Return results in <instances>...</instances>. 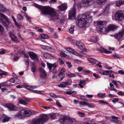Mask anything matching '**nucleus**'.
Returning <instances> with one entry per match:
<instances>
[{
    "label": "nucleus",
    "mask_w": 124,
    "mask_h": 124,
    "mask_svg": "<svg viewBox=\"0 0 124 124\" xmlns=\"http://www.w3.org/2000/svg\"><path fill=\"white\" fill-rule=\"evenodd\" d=\"M33 6L41 9L43 15H49L51 20L57 22L59 21V16L54 8L48 6H41L37 4H34Z\"/></svg>",
    "instance_id": "obj_1"
},
{
    "label": "nucleus",
    "mask_w": 124,
    "mask_h": 124,
    "mask_svg": "<svg viewBox=\"0 0 124 124\" xmlns=\"http://www.w3.org/2000/svg\"><path fill=\"white\" fill-rule=\"evenodd\" d=\"M92 21V17L91 16L85 13L83 14L81 17L76 21V23L78 26L82 28L84 27L87 23H90Z\"/></svg>",
    "instance_id": "obj_2"
},
{
    "label": "nucleus",
    "mask_w": 124,
    "mask_h": 124,
    "mask_svg": "<svg viewBox=\"0 0 124 124\" xmlns=\"http://www.w3.org/2000/svg\"><path fill=\"white\" fill-rule=\"evenodd\" d=\"M48 118L49 117L47 115L42 114L40 115L39 118L37 120H32L31 124H43L45 122L48 120Z\"/></svg>",
    "instance_id": "obj_3"
},
{
    "label": "nucleus",
    "mask_w": 124,
    "mask_h": 124,
    "mask_svg": "<svg viewBox=\"0 0 124 124\" xmlns=\"http://www.w3.org/2000/svg\"><path fill=\"white\" fill-rule=\"evenodd\" d=\"M31 114V112L30 110L23 109L19 112L15 116L16 117L21 118L25 117L30 116Z\"/></svg>",
    "instance_id": "obj_4"
},
{
    "label": "nucleus",
    "mask_w": 124,
    "mask_h": 124,
    "mask_svg": "<svg viewBox=\"0 0 124 124\" xmlns=\"http://www.w3.org/2000/svg\"><path fill=\"white\" fill-rule=\"evenodd\" d=\"M117 28L118 27L115 24H109L107 27L105 28L104 31L102 30V32L104 34H106L110 31H113Z\"/></svg>",
    "instance_id": "obj_5"
},
{
    "label": "nucleus",
    "mask_w": 124,
    "mask_h": 124,
    "mask_svg": "<svg viewBox=\"0 0 124 124\" xmlns=\"http://www.w3.org/2000/svg\"><path fill=\"white\" fill-rule=\"evenodd\" d=\"M0 17L6 20L4 21L2 19H0V22L2 23L5 26L7 27L9 24V22L8 17L5 15L0 13Z\"/></svg>",
    "instance_id": "obj_6"
},
{
    "label": "nucleus",
    "mask_w": 124,
    "mask_h": 124,
    "mask_svg": "<svg viewBox=\"0 0 124 124\" xmlns=\"http://www.w3.org/2000/svg\"><path fill=\"white\" fill-rule=\"evenodd\" d=\"M97 23L98 26L99 27L100 30L101 32H102V30L104 31L107 25L105 22L99 20L97 22Z\"/></svg>",
    "instance_id": "obj_7"
},
{
    "label": "nucleus",
    "mask_w": 124,
    "mask_h": 124,
    "mask_svg": "<svg viewBox=\"0 0 124 124\" xmlns=\"http://www.w3.org/2000/svg\"><path fill=\"white\" fill-rule=\"evenodd\" d=\"M72 81L71 80H68L65 82H61L58 85V86L60 87L64 88L66 86L71 85L72 83Z\"/></svg>",
    "instance_id": "obj_8"
},
{
    "label": "nucleus",
    "mask_w": 124,
    "mask_h": 124,
    "mask_svg": "<svg viewBox=\"0 0 124 124\" xmlns=\"http://www.w3.org/2000/svg\"><path fill=\"white\" fill-rule=\"evenodd\" d=\"M69 18L72 19V18H74L75 16L76 10L75 8L73 6L69 11Z\"/></svg>",
    "instance_id": "obj_9"
},
{
    "label": "nucleus",
    "mask_w": 124,
    "mask_h": 124,
    "mask_svg": "<svg viewBox=\"0 0 124 124\" xmlns=\"http://www.w3.org/2000/svg\"><path fill=\"white\" fill-rule=\"evenodd\" d=\"M66 50L67 51L70 52L72 54L79 57H81L84 55V54L83 52H81L80 53L78 54L72 49L70 48H66Z\"/></svg>",
    "instance_id": "obj_10"
},
{
    "label": "nucleus",
    "mask_w": 124,
    "mask_h": 124,
    "mask_svg": "<svg viewBox=\"0 0 124 124\" xmlns=\"http://www.w3.org/2000/svg\"><path fill=\"white\" fill-rule=\"evenodd\" d=\"M47 67L49 68L50 71L52 69L51 72L53 74H55L57 73V70L56 68V65L48 63H47Z\"/></svg>",
    "instance_id": "obj_11"
},
{
    "label": "nucleus",
    "mask_w": 124,
    "mask_h": 124,
    "mask_svg": "<svg viewBox=\"0 0 124 124\" xmlns=\"http://www.w3.org/2000/svg\"><path fill=\"white\" fill-rule=\"evenodd\" d=\"M77 45L80 49L83 51H85L86 49L83 42L80 41H77L76 42Z\"/></svg>",
    "instance_id": "obj_12"
},
{
    "label": "nucleus",
    "mask_w": 124,
    "mask_h": 124,
    "mask_svg": "<svg viewBox=\"0 0 124 124\" xmlns=\"http://www.w3.org/2000/svg\"><path fill=\"white\" fill-rule=\"evenodd\" d=\"M5 106L10 111H15L17 109V107L12 104L6 103Z\"/></svg>",
    "instance_id": "obj_13"
},
{
    "label": "nucleus",
    "mask_w": 124,
    "mask_h": 124,
    "mask_svg": "<svg viewBox=\"0 0 124 124\" xmlns=\"http://www.w3.org/2000/svg\"><path fill=\"white\" fill-rule=\"evenodd\" d=\"M80 105L85 106L86 105L89 108H92L95 107L94 104L93 103L90 104L84 101H80L79 103Z\"/></svg>",
    "instance_id": "obj_14"
},
{
    "label": "nucleus",
    "mask_w": 124,
    "mask_h": 124,
    "mask_svg": "<svg viewBox=\"0 0 124 124\" xmlns=\"http://www.w3.org/2000/svg\"><path fill=\"white\" fill-rule=\"evenodd\" d=\"M115 19L116 20H121L122 19V12L121 11H119L115 15Z\"/></svg>",
    "instance_id": "obj_15"
},
{
    "label": "nucleus",
    "mask_w": 124,
    "mask_h": 124,
    "mask_svg": "<svg viewBox=\"0 0 124 124\" xmlns=\"http://www.w3.org/2000/svg\"><path fill=\"white\" fill-rule=\"evenodd\" d=\"M28 54L31 59L35 61H38V59L37 56L34 52H30L28 53Z\"/></svg>",
    "instance_id": "obj_16"
},
{
    "label": "nucleus",
    "mask_w": 124,
    "mask_h": 124,
    "mask_svg": "<svg viewBox=\"0 0 124 124\" xmlns=\"http://www.w3.org/2000/svg\"><path fill=\"white\" fill-rule=\"evenodd\" d=\"M94 2V0H82V2L85 4V5L90 6Z\"/></svg>",
    "instance_id": "obj_17"
},
{
    "label": "nucleus",
    "mask_w": 124,
    "mask_h": 124,
    "mask_svg": "<svg viewBox=\"0 0 124 124\" xmlns=\"http://www.w3.org/2000/svg\"><path fill=\"white\" fill-rule=\"evenodd\" d=\"M124 34L121 31H120L116 34L114 35V36L115 38L119 41L120 39L122 37Z\"/></svg>",
    "instance_id": "obj_18"
},
{
    "label": "nucleus",
    "mask_w": 124,
    "mask_h": 124,
    "mask_svg": "<svg viewBox=\"0 0 124 124\" xmlns=\"http://www.w3.org/2000/svg\"><path fill=\"white\" fill-rule=\"evenodd\" d=\"M40 77L43 79L45 78L46 76V74L45 70L41 69H40Z\"/></svg>",
    "instance_id": "obj_19"
},
{
    "label": "nucleus",
    "mask_w": 124,
    "mask_h": 124,
    "mask_svg": "<svg viewBox=\"0 0 124 124\" xmlns=\"http://www.w3.org/2000/svg\"><path fill=\"white\" fill-rule=\"evenodd\" d=\"M12 85L11 83L9 81L5 82L0 84V85L1 87L9 86Z\"/></svg>",
    "instance_id": "obj_20"
},
{
    "label": "nucleus",
    "mask_w": 124,
    "mask_h": 124,
    "mask_svg": "<svg viewBox=\"0 0 124 124\" xmlns=\"http://www.w3.org/2000/svg\"><path fill=\"white\" fill-rule=\"evenodd\" d=\"M58 9L61 11L65 10L67 8V6L66 4H62L58 6Z\"/></svg>",
    "instance_id": "obj_21"
},
{
    "label": "nucleus",
    "mask_w": 124,
    "mask_h": 124,
    "mask_svg": "<svg viewBox=\"0 0 124 124\" xmlns=\"http://www.w3.org/2000/svg\"><path fill=\"white\" fill-rule=\"evenodd\" d=\"M65 93L66 94L69 95H71L72 94H76L77 93L76 91H73L70 89L67 90L66 91Z\"/></svg>",
    "instance_id": "obj_22"
},
{
    "label": "nucleus",
    "mask_w": 124,
    "mask_h": 124,
    "mask_svg": "<svg viewBox=\"0 0 124 124\" xmlns=\"http://www.w3.org/2000/svg\"><path fill=\"white\" fill-rule=\"evenodd\" d=\"M65 77L64 74H61L59 73V74L57 76V79L59 81H61Z\"/></svg>",
    "instance_id": "obj_23"
},
{
    "label": "nucleus",
    "mask_w": 124,
    "mask_h": 124,
    "mask_svg": "<svg viewBox=\"0 0 124 124\" xmlns=\"http://www.w3.org/2000/svg\"><path fill=\"white\" fill-rule=\"evenodd\" d=\"M100 51L102 53H104L106 54H110L111 52L109 51H108L102 47H100Z\"/></svg>",
    "instance_id": "obj_24"
},
{
    "label": "nucleus",
    "mask_w": 124,
    "mask_h": 124,
    "mask_svg": "<svg viewBox=\"0 0 124 124\" xmlns=\"http://www.w3.org/2000/svg\"><path fill=\"white\" fill-rule=\"evenodd\" d=\"M67 117L64 115H61L60 117V121L61 122H63V123L65 122L67 120Z\"/></svg>",
    "instance_id": "obj_25"
},
{
    "label": "nucleus",
    "mask_w": 124,
    "mask_h": 124,
    "mask_svg": "<svg viewBox=\"0 0 124 124\" xmlns=\"http://www.w3.org/2000/svg\"><path fill=\"white\" fill-rule=\"evenodd\" d=\"M87 60L90 62L96 64L98 62L97 61L93 58H88L87 59Z\"/></svg>",
    "instance_id": "obj_26"
},
{
    "label": "nucleus",
    "mask_w": 124,
    "mask_h": 124,
    "mask_svg": "<svg viewBox=\"0 0 124 124\" xmlns=\"http://www.w3.org/2000/svg\"><path fill=\"white\" fill-rule=\"evenodd\" d=\"M124 4V0H120L116 2V5L117 6L120 7L121 5Z\"/></svg>",
    "instance_id": "obj_27"
},
{
    "label": "nucleus",
    "mask_w": 124,
    "mask_h": 124,
    "mask_svg": "<svg viewBox=\"0 0 124 124\" xmlns=\"http://www.w3.org/2000/svg\"><path fill=\"white\" fill-rule=\"evenodd\" d=\"M43 56L46 59L50 58L51 57H54L53 55H52L50 54L47 53H45L43 54Z\"/></svg>",
    "instance_id": "obj_28"
},
{
    "label": "nucleus",
    "mask_w": 124,
    "mask_h": 124,
    "mask_svg": "<svg viewBox=\"0 0 124 124\" xmlns=\"http://www.w3.org/2000/svg\"><path fill=\"white\" fill-rule=\"evenodd\" d=\"M42 48L44 50L46 51H50L52 49V47L48 46H42Z\"/></svg>",
    "instance_id": "obj_29"
},
{
    "label": "nucleus",
    "mask_w": 124,
    "mask_h": 124,
    "mask_svg": "<svg viewBox=\"0 0 124 124\" xmlns=\"http://www.w3.org/2000/svg\"><path fill=\"white\" fill-rule=\"evenodd\" d=\"M19 101L18 102V104H23V105H26L27 103L25 101L22 100V99L21 98L19 99Z\"/></svg>",
    "instance_id": "obj_30"
},
{
    "label": "nucleus",
    "mask_w": 124,
    "mask_h": 124,
    "mask_svg": "<svg viewBox=\"0 0 124 124\" xmlns=\"http://www.w3.org/2000/svg\"><path fill=\"white\" fill-rule=\"evenodd\" d=\"M11 38L13 40L17 41V37L12 34H10V35Z\"/></svg>",
    "instance_id": "obj_31"
},
{
    "label": "nucleus",
    "mask_w": 124,
    "mask_h": 124,
    "mask_svg": "<svg viewBox=\"0 0 124 124\" xmlns=\"http://www.w3.org/2000/svg\"><path fill=\"white\" fill-rule=\"evenodd\" d=\"M37 87V86H27L26 87V88L29 90H31L34 89L36 88Z\"/></svg>",
    "instance_id": "obj_32"
},
{
    "label": "nucleus",
    "mask_w": 124,
    "mask_h": 124,
    "mask_svg": "<svg viewBox=\"0 0 124 124\" xmlns=\"http://www.w3.org/2000/svg\"><path fill=\"white\" fill-rule=\"evenodd\" d=\"M75 27L74 25L72 26L69 30V32L70 34H73L74 31V29Z\"/></svg>",
    "instance_id": "obj_33"
},
{
    "label": "nucleus",
    "mask_w": 124,
    "mask_h": 124,
    "mask_svg": "<svg viewBox=\"0 0 124 124\" xmlns=\"http://www.w3.org/2000/svg\"><path fill=\"white\" fill-rule=\"evenodd\" d=\"M110 5L108 4L107 6H106L103 10V12L106 13H108V12L109 7Z\"/></svg>",
    "instance_id": "obj_34"
},
{
    "label": "nucleus",
    "mask_w": 124,
    "mask_h": 124,
    "mask_svg": "<svg viewBox=\"0 0 124 124\" xmlns=\"http://www.w3.org/2000/svg\"><path fill=\"white\" fill-rule=\"evenodd\" d=\"M105 93H98V94L97 96L100 98H103L105 97Z\"/></svg>",
    "instance_id": "obj_35"
},
{
    "label": "nucleus",
    "mask_w": 124,
    "mask_h": 124,
    "mask_svg": "<svg viewBox=\"0 0 124 124\" xmlns=\"http://www.w3.org/2000/svg\"><path fill=\"white\" fill-rule=\"evenodd\" d=\"M12 17L15 23V25L17 26V27L18 28H20L21 27L20 25H19L18 23L16 21V20L15 19L14 17L13 16H12Z\"/></svg>",
    "instance_id": "obj_36"
},
{
    "label": "nucleus",
    "mask_w": 124,
    "mask_h": 124,
    "mask_svg": "<svg viewBox=\"0 0 124 124\" xmlns=\"http://www.w3.org/2000/svg\"><path fill=\"white\" fill-rule=\"evenodd\" d=\"M110 87L111 88V89L110 90V91H114L115 92H117V90L115 88H114V86L112 83H110L109 84Z\"/></svg>",
    "instance_id": "obj_37"
},
{
    "label": "nucleus",
    "mask_w": 124,
    "mask_h": 124,
    "mask_svg": "<svg viewBox=\"0 0 124 124\" xmlns=\"http://www.w3.org/2000/svg\"><path fill=\"white\" fill-rule=\"evenodd\" d=\"M106 1V0H96V2L98 4L101 5L103 3L105 2Z\"/></svg>",
    "instance_id": "obj_38"
},
{
    "label": "nucleus",
    "mask_w": 124,
    "mask_h": 124,
    "mask_svg": "<svg viewBox=\"0 0 124 124\" xmlns=\"http://www.w3.org/2000/svg\"><path fill=\"white\" fill-rule=\"evenodd\" d=\"M9 120V118L8 116L5 115V116L4 117V119H3V122L5 123L6 122H8Z\"/></svg>",
    "instance_id": "obj_39"
},
{
    "label": "nucleus",
    "mask_w": 124,
    "mask_h": 124,
    "mask_svg": "<svg viewBox=\"0 0 124 124\" xmlns=\"http://www.w3.org/2000/svg\"><path fill=\"white\" fill-rule=\"evenodd\" d=\"M112 72V71L104 70L102 75H109L110 72Z\"/></svg>",
    "instance_id": "obj_40"
},
{
    "label": "nucleus",
    "mask_w": 124,
    "mask_h": 124,
    "mask_svg": "<svg viewBox=\"0 0 124 124\" xmlns=\"http://www.w3.org/2000/svg\"><path fill=\"white\" fill-rule=\"evenodd\" d=\"M97 102L101 104L105 105L108 104V103L102 100H99L97 101Z\"/></svg>",
    "instance_id": "obj_41"
},
{
    "label": "nucleus",
    "mask_w": 124,
    "mask_h": 124,
    "mask_svg": "<svg viewBox=\"0 0 124 124\" xmlns=\"http://www.w3.org/2000/svg\"><path fill=\"white\" fill-rule=\"evenodd\" d=\"M91 41L94 42H96L97 41V38L95 37H93L91 38Z\"/></svg>",
    "instance_id": "obj_42"
},
{
    "label": "nucleus",
    "mask_w": 124,
    "mask_h": 124,
    "mask_svg": "<svg viewBox=\"0 0 124 124\" xmlns=\"http://www.w3.org/2000/svg\"><path fill=\"white\" fill-rule=\"evenodd\" d=\"M7 72H5L1 70H0V75H7Z\"/></svg>",
    "instance_id": "obj_43"
},
{
    "label": "nucleus",
    "mask_w": 124,
    "mask_h": 124,
    "mask_svg": "<svg viewBox=\"0 0 124 124\" xmlns=\"http://www.w3.org/2000/svg\"><path fill=\"white\" fill-rule=\"evenodd\" d=\"M112 83L114 84L116 86V88H119V86L118 85V84H117V81L116 80H113L112 81Z\"/></svg>",
    "instance_id": "obj_44"
},
{
    "label": "nucleus",
    "mask_w": 124,
    "mask_h": 124,
    "mask_svg": "<svg viewBox=\"0 0 124 124\" xmlns=\"http://www.w3.org/2000/svg\"><path fill=\"white\" fill-rule=\"evenodd\" d=\"M0 9V11L4 12L7 11V10L2 5Z\"/></svg>",
    "instance_id": "obj_45"
},
{
    "label": "nucleus",
    "mask_w": 124,
    "mask_h": 124,
    "mask_svg": "<svg viewBox=\"0 0 124 124\" xmlns=\"http://www.w3.org/2000/svg\"><path fill=\"white\" fill-rule=\"evenodd\" d=\"M41 37L43 39L48 38V35L45 34H42L41 35Z\"/></svg>",
    "instance_id": "obj_46"
},
{
    "label": "nucleus",
    "mask_w": 124,
    "mask_h": 124,
    "mask_svg": "<svg viewBox=\"0 0 124 124\" xmlns=\"http://www.w3.org/2000/svg\"><path fill=\"white\" fill-rule=\"evenodd\" d=\"M83 72L86 74H92V72L90 70H84L83 71Z\"/></svg>",
    "instance_id": "obj_47"
},
{
    "label": "nucleus",
    "mask_w": 124,
    "mask_h": 124,
    "mask_svg": "<svg viewBox=\"0 0 124 124\" xmlns=\"http://www.w3.org/2000/svg\"><path fill=\"white\" fill-rule=\"evenodd\" d=\"M57 114L55 113H53L51 115V117L52 119H54L57 117Z\"/></svg>",
    "instance_id": "obj_48"
},
{
    "label": "nucleus",
    "mask_w": 124,
    "mask_h": 124,
    "mask_svg": "<svg viewBox=\"0 0 124 124\" xmlns=\"http://www.w3.org/2000/svg\"><path fill=\"white\" fill-rule=\"evenodd\" d=\"M66 70L64 68H62L61 70H60L59 72V74H63L65 72V71Z\"/></svg>",
    "instance_id": "obj_49"
},
{
    "label": "nucleus",
    "mask_w": 124,
    "mask_h": 124,
    "mask_svg": "<svg viewBox=\"0 0 124 124\" xmlns=\"http://www.w3.org/2000/svg\"><path fill=\"white\" fill-rule=\"evenodd\" d=\"M85 6L84 4L82 2V1L81 2L78 4H77L78 7L79 8H81L82 7L84 6Z\"/></svg>",
    "instance_id": "obj_50"
},
{
    "label": "nucleus",
    "mask_w": 124,
    "mask_h": 124,
    "mask_svg": "<svg viewBox=\"0 0 124 124\" xmlns=\"http://www.w3.org/2000/svg\"><path fill=\"white\" fill-rule=\"evenodd\" d=\"M86 81V80H80L79 83V84H80V85H82V84H83V85H85L86 84L85 82Z\"/></svg>",
    "instance_id": "obj_51"
},
{
    "label": "nucleus",
    "mask_w": 124,
    "mask_h": 124,
    "mask_svg": "<svg viewBox=\"0 0 124 124\" xmlns=\"http://www.w3.org/2000/svg\"><path fill=\"white\" fill-rule=\"evenodd\" d=\"M23 16L20 14H19L17 16V19L19 20H21L23 19Z\"/></svg>",
    "instance_id": "obj_52"
},
{
    "label": "nucleus",
    "mask_w": 124,
    "mask_h": 124,
    "mask_svg": "<svg viewBox=\"0 0 124 124\" xmlns=\"http://www.w3.org/2000/svg\"><path fill=\"white\" fill-rule=\"evenodd\" d=\"M78 114L80 117H84L85 116V114L83 113L79 112L78 113Z\"/></svg>",
    "instance_id": "obj_53"
},
{
    "label": "nucleus",
    "mask_w": 124,
    "mask_h": 124,
    "mask_svg": "<svg viewBox=\"0 0 124 124\" xmlns=\"http://www.w3.org/2000/svg\"><path fill=\"white\" fill-rule=\"evenodd\" d=\"M114 72L112 71V72H110L109 75V76L110 77L112 78H115V77L114 76V74L113 73Z\"/></svg>",
    "instance_id": "obj_54"
},
{
    "label": "nucleus",
    "mask_w": 124,
    "mask_h": 124,
    "mask_svg": "<svg viewBox=\"0 0 124 124\" xmlns=\"http://www.w3.org/2000/svg\"><path fill=\"white\" fill-rule=\"evenodd\" d=\"M60 54L61 56L64 57H66L67 56V55L65 53L62 52H61L60 53Z\"/></svg>",
    "instance_id": "obj_55"
},
{
    "label": "nucleus",
    "mask_w": 124,
    "mask_h": 124,
    "mask_svg": "<svg viewBox=\"0 0 124 124\" xmlns=\"http://www.w3.org/2000/svg\"><path fill=\"white\" fill-rule=\"evenodd\" d=\"M20 80L18 78H16L15 79V83L16 84H19L20 83Z\"/></svg>",
    "instance_id": "obj_56"
},
{
    "label": "nucleus",
    "mask_w": 124,
    "mask_h": 124,
    "mask_svg": "<svg viewBox=\"0 0 124 124\" xmlns=\"http://www.w3.org/2000/svg\"><path fill=\"white\" fill-rule=\"evenodd\" d=\"M25 17L26 18L27 20V21L30 22H31V18L30 16H28L27 15H26L25 16Z\"/></svg>",
    "instance_id": "obj_57"
},
{
    "label": "nucleus",
    "mask_w": 124,
    "mask_h": 124,
    "mask_svg": "<svg viewBox=\"0 0 124 124\" xmlns=\"http://www.w3.org/2000/svg\"><path fill=\"white\" fill-rule=\"evenodd\" d=\"M67 76L68 77H74L76 76V75L75 74L72 73L67 74Z\"/></svg>",
    "instance_id": "obj_58"
},
{
    "label": "nucleus",
    "mask_w": 124,
    "mask_h": 124,
    "mask_svg": "<svg viewBox=\"0 0 124 124\" xmlns=\"http://www.w3.org/2000/svg\"><path fill=\"white\" fill-rule=\"evenodd\" d=\"M4 29L2 26L0 24V33L2 34L4 31Z\"/></svg>",
    "instance_id": "obj_59"
},
{
    "label": "nucleus",
    "mask_w": 124,
    "mask_h": 124,
    "mask_svg": "<svg viewBox=\"0 0 124 124\" xmlns=\"http://www.w3.org/2000/svg\"><path fill=\"white\" fill-rule=\"evenodd\" d=\"M66 63L67 65V66L69 68H70L72 67V66L70 62H66Z\"/></svg>",
    "instance_id": "obj_60"
},
{
    "label": "nucleus",
    "mask_w": 124,
    "mask_h": 124,
    "mask_svg": "<svg viewBox=\"0 0 124 124\" xmlns=\"http://www.w3.org/2000/svg\"><path fill=\"white\" fill-rule=\"evenodd\" d=\"M5 115L3 114L0 116V120L3 122V119H4Z\"/></svg>",
    "instance_id": "obj_61"
},
{
    "label": "nucleus",
    "mask_w": 124,
    "mask_h": 124,
    "mask_svg": "<svg viewBox=\"0 0 124 124\" xmlns=\"http://www.w3.org/2000/svg\"><path fill=\"white\" fill-rule=\"evenodd\" d=\"M31 70L33 72H34L36 71V68L35 66H33L31 68Z\"/></svg>",
    "instance_id": "obj_62"
},
{
    "label": "nucleus",
    "mask_w": 124,
    "mask_h": 124,
    "mask_svg": "<svg viewBox=\"0 0 124 124\" xmlns=\"http://www.w3.org/2000/svg\"><path fill=\"white\" fill-rule=\"evenodd\" d=\"M93 75L96 79L99 78H100L98 75L96 74L95 73H94L93 74Z\"/></svg>",
    "instance_id": "obj_63"
},
{
    "label": "nucleus",
    "mask_w": 124,
    "mask_h": 124,
    "mask_svg": "<svg viewBox=\"0 0 124 124\" xmlns=\"http://www.w3.org/2000/svg\"><path fill=\"white\" fill-rule=\"evenodd\" d=\"M71 122L69 120L67 119V120L64 123V124H71Z\"/></svg>",
    "instance_id": "obj_64"
}]
</instances>
